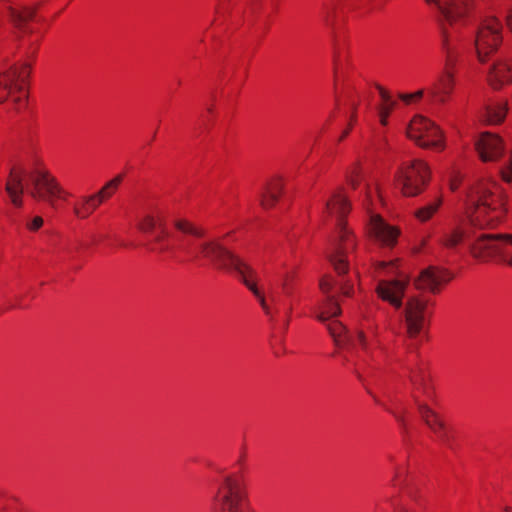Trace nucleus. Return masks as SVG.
Returning <instances> with one entry per match:
<instances>
[{
    "label": "nucleus",
    "mask_w": 512,
    "mask_h": 512,
    "mask_svg": "<svg viewBox=\"0 0 512 512\" xmlns=\"http://www.w3.org/2000/svg\"><path fill=\"white\" fill-rule=\"evenodd\" d=\"M169 237L170 232H162L156 234L152 240L151 251L160 255H164L167 253H173L176 249H179L183 253L194 258L202 256L203 258L209 259L219 268L236 272L243 284L256 297L261 308L267 316L272 317L274 313L279 312L278 306L282 303V301L277 293L273 289H271L269 293V298L275 305V311H273L271 306L268 304L264 293L257 286L256 271L237 255L226 249L221 243L215 240L201 242L198 244L199 252H196L193 249L192 241L180 239V244L178 247H176L169 243Z\"/></svg>",
    "instance_id": "obj_1"
},
{
    "label": "nucleus",
    "mask_w": 512,
    "mask_h": 512,
    "mask_svg": "<svg viewBox=\"0 0 512 512\" xmlns=\"http://www.w3.org/2000/svg\"><path fill=\"white\" fill-rule=\"evenodd\" d=\"M438 14V22L441 30V45L446 54V69L437 81L428 90L432 100L437 103H445L453 91L455 80L451 71L457 53V43L460 39H454L447 24L453 26L457 21L468 16L474 6L473 0H425Z\"/></svg>",
    "instance_id": "obj_2"
},
{
    "label": "nucleus",
    "mask_w": 512,
    "mask_h": 512,
    "mask_svg": "<svg viewBox=\"0 0 512 512\" xmlns=\"http://www.w3.org/2000/svg\"><path fill=\"white\" fill-rule=\"evenodd\" d=\"M349 211L350 203L341 191L334 192L325 204V212L330 216H335L337 220L336 232L329 242L327 257L339 277L348 271V255L356 247L355 237L344 221Z\"/></svg>",
    "instance_id": "obj_3"
},
{
    "label": "nucleus",
    "mask_w": 512,
    "mask_h": 512,
    "mask_svg": "<svg viewBox=\"0 0 512 512\" xmlns=\"http://www.w3.org/2000/svg\"><path fill=\"white\" fill-rule=\"evenodd\" d=\"M502 192L490 180L476 183L467 194V210L470 222L479 228L493 227L506 212Z\"/></svg>",
    "instance_id": "obj_4"
},
{
    "label": "nucleus",
    "mask_w": 512,
    "mask_h": 512,
    "mask_svg": "<svg viewBox=\"0 0 512 512\" xmlns=\"http://www.w3.org/2000/svg\"><path fill=\"white\" fill-rule=\"evenodd\" d=\"M212 508L214 512H250L245 487L240 477L226 474L217 481Z\"/></svg>",
    "instance_id": "obj_5"
},
{
    "label": "nucleus",
    "mask_w": 512,
    "mask_h": 512,
    "mask_svg": "<svg viewBox=\"0 0 512 512\" xmlns=\"http://www.w3.org/2000/svg\"><path fill=\"white\" fill-rule=\"evenodd\" d=\"M429 176L427 164L421 160H414L401 165L395 174V181L404 196L412 197L423 191Z\"/></svg>",
    "instance_id": "obj_6"
},
{
    "label": "nucleus",
    "mask_w": 512,
    "mask_h": 512,
    "mask_svg": "<svg viewBox=\"0 0 512 512\" xmlns=\"http://www.w3.org/2000/svg\"><path fill=\"white\" fill-rule=\"evenodd\" d=\"M377 269L380 271L387 270V274L398 276L395 279L380 280L376 291L382 300L389 302L393 307L399 309L402 307V299L408 285V279L398 273L396 260L381 261L378 263Z\"/></svg>",
    "instance_id": "obj_7"
},
{
    "label": "nucleus",
    "mask_w": 512,
    "mask_h": 512,
    "mask_svg": "<svg viewBox=\"0 0 512 512\" xmlns=\"http://www.w3.org/2000/svg\"><path fill=\"white\" fill-rule=\"evenodd\" d=\"M512 245V234H481L470 245L472 255L480 260H488L500 256L502 261L512 266V255H505V248Z\"/></svg>",
    "instance_id": "obj_8"
},
{
    "label": "nucleus",
    "mask_w": 512,
    "mask_h": 512,
    "mask_svg": "<svg viewBox=\"0 0 512 512\" xmlns=\"http://www.w3.org/2000/svg\"><path fill=\"white\" fill-rule=\"evenodd\" d=\"M336 287L339 288L343 295L350 296L353 285L350 280L340 279L339 281H335L333 277L328 275L322 277L319 281V288L325 296V301L319 307L316 318L322 323L338 316L341 312L336 295L333 293Z\"/></svg>",
    "instance_id": "obj_9"
},
{
    "label": "nucleus",
    "mask_w": 512,
    "mask_h": 512,
    "mask_svg": "<svg viewBox=\"0 0 512 512\" xmlns=\"http://www.w3.org/2000/svg\"><path fill=\"white\" fill-rule=\"evenodd\" d=\"M502 25L495 17L486 18L477 29L473 45L480 62L495 52L502 42Z\"/></svg>",
    "instance_id": "obj_10"
},
{
    "label": "nucleus",
    "mask_w": 512,
    "mask_h": 512,
    "mask_svg": "<svg viewBox=\"0 0 512 512\" xmlns=\"http://www.w3.org/2000/svg\"><path fill=\"white\" fill-rule=\"evenodd\" d=\"M30 188L28 193L36 200L54 205L56 197L64 193L57 179L46 169H35L27 174Z\"/></svg>",
    "instance_id": "obj_11"
},
{
    "label": "nucleus",
    "mask_w": 512,
    "mask_h": 512,
    "mask_svg": "<svg viewBox=\"0 0 512 512\" xmlns=\"http://www.w3.org/2000/svg\"><path fill=\"white\" fill-rule=\"evenodd\" d=\"M431 313L428 299L422 296H411L407 299L403 315L409 338H416L425 329Z\"/></svg>",
    "instance_id": "obj_12"
},
{
    "label": "nucleus",
    "mask_w": 512,
    "mask_h": 512,
    "mask_svg": "<svg viewBox=\"0 0 512 512\" xmlns=\"http://www.w3.org/2000/svg\"><path fill=\"white\" fill-rule=\"evenodd\" d=\"M31 72V65L23 63L21 67L13 66L9 70L0 73V103L4 102L15 89L19 95L13 98L20 109L27 99V93L24 90V83Z\"/></svg>",
    "instance_id": "obj_13"
},
{
    "label": "nucleus",
    "mask_w": 512,
    "mask_h": 512,
    "mask_svg": "<svg viewBox=\"0 0 512 512\" xmlns=\"http://www.w3.org/2000/svg\"><path fill=\"white\" fill-rule=\"evenodd\" d=\"M407 135L423 148H443L442 134L430 120L417 116L410 122Z\"/></svg>",
    "instance_id": "obj_14"
},
{
    "label": "nucleus",
    "mask_w": 512,
    "mask_h": 512,
    "mask_svg": "<svg viewBox=\"0 0 512 512\" xmlns=\"http://www.w3.org/2000/svg\"><path fill=\"white\" fill-rule=\"evenodd\" d=\"M475 147L483 162L497 161L504 152L502 139L498 135L489 132L480 135Z\"/></svg>",
    "instance_id": "obj_15"
},
{
    "label": "nucleus",
    "mask_w": 512,
    "mask_h": 512,
    "mask_svg": "<svg viewBox=\"0 0 512 512\" xmlns=\"http://www.w3.org/2000/svg\"><path fill=\"white\" fill-rule=\"evenodd\" d=\"M371 236L383 247H393L397 243L399 230L386 223L379 215L370 216Z\"/></svg>",
    "instance_id": "obj_16"
},
{
    "label": "nucleus",
    "mask_w": 512,
    "mask_h": 512,
    "mask_svg": "<svg viewBox=\"0 0 512 512\" xmlns=\"http://www.w3.org/2000/svg\"><path fill=\"white\" fill-rule=\"evenodd\" d=\"M412 398L417 406L421 419L427 427L435 433L441 441L445 443L448 442L449 437L446 431V426L438 413L432 410L427 404L420 401L416 394H413Z\"/></svg>",
    "instance_id": "obj_17"
},
{
    "label": "nucleus",
    "mask_w": 512,
    "mask_h": 512,
    "mask_svg": "<svg viewBox=\"0 0 512 512\" xmlns=\"http://www.w3.org/2000/svg\"><path fill=\"white\" fill-rule=\"evenodd\" d=\"M327 329L329 330L330 335L337 345H342L345 342H351L352 345L358 343L361 349L367 354V356L371 359L373 358L364 332L359 331L356 334L355 339L352 340L346 334L345 327L338 321H332L328 323Z\"/></svg>",
    "instance_id": "obj_18"
},
{
    "label": "nucleus",
    "mask_w": 512,
    "mask_h": 512,
    "mask_svg": "<svg viewBox=\"0 0 512 512\" xmlns=\"http://www.w3.org/2000/svg\"><path fill=\"white\" fill-rule=\"evenodd\" d=\"M488 81L494 89L512 86V65L506 60L494 62L488 72Z\"/></svg>",
    "instance_id": "obj_19"
},
{
    "label": "nucleus",
    "mask_w": 512,
    "mask_h": 512,
    "mask_svg": "<svg viewBox=\"0 0 512 512\" xmlns=\"http://www.w3.org/2000/svg\"><path fill=\"white\" fill-rule=\"evenodd\" d=\"M448 280L449 278L444 270H440L436 267H428L421 272L418 279L415 281V285L418 289L429 290L436 293L439 286Z\"/></svg>",
    "instance_id": "obj_20"
},
{
    "label": "nucleus",
    "mask_w": 512,
    "mask_h": 512,
    "mask_svg": "<svg viewBox=\"0 0 512 512\" xmlns=\"http://www.w3.org/2000/svg\"><path fill=\"white\" fill-rule=\"evenodd\" d=\"M25 174L24 170L17 171L16 169H11L9 178L5 185V190L12 202V204L16 207H21L23 204L22 195L24 193L23 186V175Z\"/></svg>",
    "instance_id": "obj_21"
},
{
    "label": "nucleus",
    "mask_w": 512,
    "mask_h": 512,
    "mask_svg": "<svg viewBox=\"0 0 512 512\" xmlns=\"http://www.w3.org/2000/svg\"><path fill=\"white\" fill-rule=\"evenodd\" d=\"M283 190V184L279 178L267 182L260 194V204L264 209H269L278 201Z\"/></svg>",
    "instance_id": "obj_22"
},
{
    "label": "nucleus",
    "mask_w": 512,
    "mask_h": 512,
    "mask_svg": "<svg viewBox=\"0 0 512 512\" xmlns=\"http://www.w3.org/2000/svg\"><path fill=\"white\" fill-rule=\"evenodd\" d=\"M35 13V8L31 7H22L21 9H16L12 6L8 7V16L11 23L14 25L15 28L22 32H32L30 29L27 28L26 24L29 20L34 18Z\"/></svg>",
    "instance_id": "obj_23"
},
{
    "label": "nucleus",
    "mask_w": 512,
    "mask_h": 512,
    "mask_svg": "<svg viewBox=\"0 0 512 512\" xmlns=\"http://www.w3.org/2000/svg\"><path fill=\"white\" fill-rule=\"evenodd\" d=\"M122 175H118L112 180L108 181L98 192L90 195H85V201L93 202L98 208L106 199L112 196V191L108 192L109 188H115L122 182Z\"/></svg>",
    "instance_id": "obj_24"
},
{
    "label": "nucleus",
    "mask_w": 512,
    "mask_h": 512,
    "mask_svg": "<svg viewBox=\"0 0 512 512\" xmlns=\"http://www.w3.org/2000/svg\"><path fill=\"white\" fill-rule=\"evenodd\" d=\"M465 237V232L460 228H452L445 230L441 233L438 238V242L445 248H455L459 243L462 242Z\"/></svg>",
    "instance_id": "obj_25"
},
{
    "label": "nucleus",
    "mask_w": 512,
    "mask_h": 512,
    "mask_svg": "<svg viewBox=\"0 0 512 512\" xmlns=\"http://www.w3.org/2000/svg\"><path fill=\"white\" fill-rule=\"evenodd\" d=\"M380 97L382 99V105L379 107L380 122L382 125H387V118L391 111L396 107L397 102L392 99L388 91L383 87L377 86Z\"/></svg>",
    "instance_id": "obj_26"
},
{
    "label": "nucleus",
    "mask_w": 512,
    "mask_h": 512,
    "mask_svg": "<svg viewBox=\"0 0 512 512\" xmlns=\"http://www.w3.org/2000/svg\"><path fill=\"white\" fill-rule=\"evenodd\" d=\"M173 225L183 235H190L198 239L205 236V230L202 227L196 226L186 219H176L173 221Z\"/></svg>",
    "instance_id": "obj_27"
},
{
    "label": "nucleus",
    "mask_w": 512,
    "mask_h": 512,
    "mask_svg": "<svg viewBox=\"0 0 512 512\" xmlns=\"http://www.w3.org/2000/svg\"><path fill=\"white\" fill-rule=\"evenodd\" d=\"M507 113V103H495L486 108V121L490 124L501 123Z\"/></svg>",
    "instance_id": "obj_28"
},
{
    "label": "nucleus",
    "mask_w": 512,
    "mask_h": 512,
    "mask_svg": "<svg viewBox=\"0 0 512 512\" xmlns=\"http://www.w3.org/2000/svg\"><path fill=\"white\" fill-rule=\"evenodd\" d=\"M96 209L93 202L85 201V195L73 205V213L78 219H87Z\"/></svg>",
    "instance_id": "obj_29"
},
{
    "label": "nucleus",
    "mask_w": 512,
    "mask_h": 512,
    "mask_svg": "<svg viewBox=\"0 0 512 512\" xmlns=\"http://www.w3.org/2000/svg\"><path fill=\"white\" fill-rule=\"evenodd\" d=\"M295 279V271L285 272L280 277V288L287 297H291L293 294Z\"/></svg>",
    "instance_id": "obj_30"
},
{
    "label": "nucleus",
    "mask_w": 512,
    "mask_h": 512,
    "mask_svg": "<svg viewBox=\"0 0 512 512\" xmlns=\"http://www.w3.org/2000/svg\"><path fill=\"white\" fill-rule=\"evenodd\" d=\"M440 205H441V200L437 199L434 202L417 210L415 215L420 221H427L438 210Z\"/></svg>",
    "instance_id": "obj_31"
},
{
    "label": "nucleus",
    "mask_w": 512,
    "mask_h": 512,
    "mask_svg": "<svg viewBox=\"0 0 512 512\" xmlns=\"http://www.w3.org/2000/svg\"><path fill=\"white\" fill-rule=\"evenodd\" d=\"M409 379L413 387H418L419 385H422V383L428 381L427 375L421 368L411 369Z\"/></svg>",
    "instance_id": "obj_32"
},
{
    "label": "nucleus",
    "mask_w": 512,
    "mask_h": 512,
    "mask_svg": "<svg viewBox=\"0 0 512 512\" xmlns=\"http://www.w3.org/2000/svg\"><path fill=\"white\" fill-rule=\"evenodd\" d=\"M360 174H361L360 163L359 162L353 163V165L347 171V180L353 188H356Z\"/></svg>",
    "instance_id": "obj_33"
},
{
    "label": "nucleus",
    "mask_w": 512,
    "mask_h": 512,
    "mask_svg": "<svg viewBox=\"0 0 512 512\" xmlns=\"http://www.w3.org/2000/svg\"><path fill=\"white\" fill-rule=\"evenodd\" d=\"M139 229L143 232H152L157 228L156 217L154 215H146L139 223Z\"/></svg>",
    "instance_id": "obj_34"
},
{
    "label": "nucleus",
    "mask_w": 512,
    "mask_h": 512,
    "mask_svg": "<svg viewBox=\"0 0 512 512\" xmlns=\"http://www.w3.org/2000/svg\"><path fill=\"white\" fill-rule=\"evenodd\" d=\"M500 173L503 180L507 182L512 180V152L509 155L505 165L500 168Z\"/></svg>",
    "instance_id": "obj_35"
},
{
    "label": "nucleus",
    "mask_w": 512,
    "mask_h": 512,
    "mask_svg": "<svg viewBox=\"0 0 512 512\" xmlns=\"http://www.w3.org/2000/svg\"><path fill=\"white\" fill-rule=\"evenodd\" d=\"M370 367L368 360L363 359L361 362L354 364V373L360 381H364V372Z\"/></svg>",
    "instance_id": "obj_36"
},
{
    "label": "nucleus",
    "mask_w": 512,
    "mask_h": 512,
    "mask_svg": "<svg viewBox=\"0 0 512 512\" xmlns=\"http://www.w3.org/2000/svg\"><path fill=\"white\" fill-rule=\"evenodd\" d=\"M414 389L416 391L422 392L428 399L433 398V390L429 384V381L422 383V385H419L418 387H414Z\"/></svg>",
    "instance_id": "obj_37"
},
{
    "label": "nucleus",
    "mask_w": 512,
    "mask_h": 512,
    "mask_svg": "<svg viewBox=\"0 0 512 512\" xmlns=\"http://www.w3.org/2000/svg\"><path fill=\"white\" fill-rule=\"evenodd\" d=\"M43 219L40 216H35L31 221L27 223V228L30 231H37L43 225Z\"/></svg>",
    "instance_id": "obj_38"
},
{
    "label": "nucleus",
    "mask_w": 512,
    "mask_h": 512,
    "mask_svg": "<svg viewBox=\"0 0 512 512\" xmlns=\"http://www.w3.org/2000/svg\"><path fill=\"white\" fill-rule=\"evenodd\" d=\"M156 217L157 222V228H159L160 232H169L166 228V221L164 216L161 213H158L157 215H154Z\"/></svg>",
    "instance_id": "obj_39"
},
{
    "label": "nucleus",
    "mask_w": 512,
    "mask_h": 512,
    "mask_svg": "<svg viewBox=\"0 0 512 512\" xmlns=\"http://www.w3.org/2000/svg\"><path fill=\"white\" fill-rule=\"evenodd\" d=\"M399 99H401L405 104H410L414 102L413 96L411 93H400L398 95Z\"/></svg>",
    "instance_id": "obj_40"
},
{
    "label": "nucleus",
    "mask_w": 512,
    "mask_h": 512,
    "mask_svg": "<svg viewBox=\"0 0 512 512\" xmlns=\"http://www.w3.org/2000/svg\"><path fill=\"white\" fill-rule=\"evenodd\" d=\"M506 23H507V26L510 28V30L512 31V8L508 10L507 12V15H506Z\"/></svg>",
    "instance_id": "obj_41"
},
{
    "label": "nucleus",
    "mask_w": 512,
    "mask_h": 512,
    "mask_svg": "<svg viewBox=\"0 0 512 512\" xmlns=\"http://www.w3.org/2000/svg\"><path fill=\"white\" fill-rule=\"evenodd\" d=\"M423 93H424L423 90H418L415 93H411V94L413 96L414 101H418L423 97Z\"/></svg>",
    "instance_id": "obj_42"
},
{
    "label": "nucleus",
    "mask_w": 512,
    "mask_h": 512,
    "mask_svg": "<svg viewBox=\"0 0 512 512\" xmlns=\"http://www.w3.org/2000/svg\"><path fill=\"white\" fill-rule=\"evenodd\" d=\"M291 312H292V305H287V307H286L287 319H286V322H285V328H287V326H288Z\"/></svg>",
    "instance_id": "obj_43"
},
{
    "label": "nucleus",
    "mask_w": 512,
    "mask_h": 512,
    "mask_svg": "<svg viewBox=\"0 0 512 512\" xmlns=\"http://www.w3.org/2000/svg\"><path fill=\"white\" fill-rule=\"evenodd\" d=\"M350 130H351V124L345 131H343L342 135L339 138V141H342L349 134Z\"/></svg>",
    "instance_id": "obj_44"
},
{
    "label": "nucleus",
    "mask_w": 512,
    "mask_h": 512,
    "mask_svg": "<svg viewBox=\"0 0 512 512\" xmlns=\"http://www.w3.org/2000/svg\"><path fill=\"white\" fill-rule=\"evenodd\" d=\"M458 185L459 184L456 181H451V183H450V187L452 190H456L458 188Z\"/></svg>",
    "instance_id": "obj_45"
},
{
    "label": "nucleus",
    "mask_w": 512,
    "mask_h": 512,
    "mask_svg": "<svg viewBox=\"0 0 512 512\" xmlns=\"http://www.w3.org/2000/svg\"><path fill=\"white\" fill-rule=\"evenodd\" d=\"M70 196V194L64 190V193L61 194L59 198L66 199V197Z\"/></svg>",
    "instance_id": "obj_46"
},
{
    "label": "nucleus",
    "mask_w": 512,
    "mask_h": 512,
    "mask_svg": "<svg viewBox=\"0 0 512 512\" xmlns=\"http://www.w3.org/2000/svg\"><path fill=\"white\" fill-rule=\"evenodd\" d=\"M355 111H356V106H353V114H352V117H351V121H355V119H356Z\"/></svg>",
    "instance_id": "obj_47"
},
{
    "label": "nucleus",
    "mask_w": 512,
    "mask_h": 512,
    "mask_svg": "<svg viewBox=\"0 0 512 512\" xmlns=\"http://www.w3.org/2000/svg\"><path fill=\"white\" fill-rule=\"evenodd\" d=\"M118 189V186H116L115 188H109L108 192L112 191V195L114 194V192Z\"/></svg>",
    "instance_id": "obj_48"
},
{
    "label": "nucleus",
    "mask_w": 512,
    "mask_h": 512,
    "mask_svg": "<svg viewBox=\"0 0 512 512\" xmlns=\"http://www.w3.org/2000/svg\"><path fill=\"white\" fill-rule=\"evenodd\" d=\"M505 512H512V509L507 507V508L505 509Z\"/></svg>",
    "instance_id": "obj_49"
},
{
    "label": "nucleus",
    "mask_w": 512,
    "mask_h": 512,
    "mask_svg": "<svg viewBox=\"0 0 512 512\" xmlns=\"http://www.w3.org/2000/svg\"><path fill=\"white\" fill-rule=\"evenodd\" d=\"M398 477H399V474H398V473H396L395 478H394V480H393V481H396V479H397Z\"/></svg>",
    "instance_id": "obj_50"
},
{
    "label": "nucleus",
    "mask_w": 512,
    "mask_h": 512,
    "mask_svg": "<svg viewBox=\"0 0 512 512\" xmlns=\"http://www.w3.org/2000/svg\"><path fill=\"white\" fill-rule=\"evenodd\" d=\"M401 512H412V511H410L408 509H403Z\"/></svg>",
    "instance_id": "obj_51"
}]
</instances>
